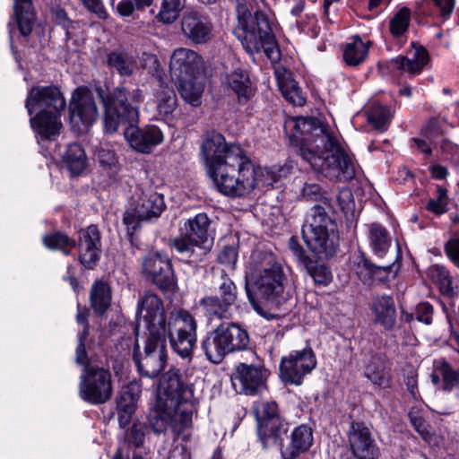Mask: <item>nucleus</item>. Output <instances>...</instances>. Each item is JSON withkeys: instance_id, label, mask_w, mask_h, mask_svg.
<instances>
[{"instance_id": "680f3d73", "label": "nucleus", "mask_w": 459, "mask_h": 459, "mask_svg": "<svg viewBox=\"0 0 459 459\" xmlns=\"http://www.w3.org/2000/svg\"><path fill=\"white\" fill-rule=\"evenodd\" d=\"M87 329L78 333V345L76 349V363L85 365L87 363V353L85 350V342L87 340Z\"/></svg>"}, {"instance_id": "c756f323", "label": "nucleus", "mask_w": 459, "mask_h": 459, "mask_svg": "<svg viewBox=\"0 0 459 459\" xmlns=\"http://www.w3.org/2000/svg\"><path fill=\"white\" fill-rule=\"evenodd\" d=\"M363 376L373 385L380 388H388L391 385V372L385 359L379 355H370L365 360Z\"/></svg>"}, {"instance_id": "2eb2a0df", "label": "nucleus", "mask_w": 459, "mask_h": 459, "mask_svg": "<svg viewBox=\"0 0 459 459\" xmlns=\"http://www.w3.org/2000/svg\"><path fill=\"white\" fill-rule=\"evenodd\" d=\"M137 307L149 334L165 335L167 323L161 299L156 294L147 291L138 301Z\"/></svg>"}, {"instance_id": "72a5a7b5", "label": "nucleus", "mask_w": 459, "mask_h": 459, "mask_svg": "<svg viewBox=\"0 0 459 459\" xmlns=\"http://www.w3.org/2000/svg\"><path fill=\"white\" fill-rule=\"evenodd\" d=\"M275 75L279 89L282 96L290 102L297 106H302L305 103L298 83L293 80L291 74L285 69L277 68Z\"/></svg>"}, {"instance_id": "de8ad7c7", "label": "nucleus", "mask_w": 459, "mask_h": 459, "mask_svg": "<svg viewBox=\"0 0 459 459\" xmlns=\"http://www.w3.org/2000/svg\"><path fill=\"white\" fill-rule=\"evenodd\" d=\"M368 122L379 131H385L391 121L390 110L381 105H373L368 112Z\"/></svg>"}, {"instance_id": "1a4fd4ad", "label": "nucleus", "mask_w": 459, "mask_h": 459, "mask_svg": "<svg viewBox=\"0 0 459 459\" xmlns=\"http://www.w3.org/2000/svg\"><path fill=\"white\" fill-rule=\"evenodd\" d=\"M166 331L172 350L180 358L190 361L197 342L195 318L186 310H175L169 315Z\"/></svg>"}, {"instance_id": "09e8293b", "label": "nucleus", "mask_w": 459, "mask_h": 459, "mask_svg": "<svg viewBox=\"0 0 459 459\" xmlns=\"http://www.w3.org/2000/svg\"><path fill=\"white\" fill-rule=\"evenodd\" d=\"M257 38L259 42V48H261L262 45L266 56L273 63H277L278 61H280L281 52L274 40L273 36L271 33V26L269 25V30L267 33L259 31L257 33ZM260 49L256 53H258Z\"/></svg>"}, {"instance_id": "f3484780", "label": "nucleus", "mask_w": 459, "mask_h": 459, "mask_svg": "<svg viewBox=\"0 0 459 459\" xmlns=\"http://www.w3.org/2000/svg\"><path fill=\"white\" fill-rule=\"evenodd\" d=\"M183 36L193 44H205L212 38L213 24L211 19L195 9L186 10L181 19Z\"/></svg>"}, {"instance_id": "f704fd0d", "label": "nucleus", "mask_w": 459, "mask_h": 459, "mask_svg": "<svg viewBox=\"0 0 459 459\" xmlns=\"http://www.w3.org/2000/svg\"><path fill=\"white\" fill-rule=\"evenodd\" d=\"M368 231L372 252L378 257H384L392 243V238L388 230L379 223H371L368 225Z\"/></svg>"}, {"instance_id": "bf43d9fd", "label": "nucleus", "mask_w": 459, "mask_h": 459, "mask_svg": "<svg viewBox=\"0 0 459 459\" xmlns=\"http://www.w3.org/2000/svg\"><path fill=\"white\" fill-rule=\"evenodd\" d=\"M434 308L429 302H420L415 307V318L425 325L432 323Z\"/></svg>"}, {"instance_id": "c85d7f7f", "label": "nucleus", "mask_w": 459, "mask_h": 459, "mask_svg": "<svg viewBox=\"0 0 459 459\" xmlns=\"http://www.w3.org/2000/svg\"><path fill=\"white\" fill-rule=\"evenodd\" d=\"M166 207L163 195L152 188L142 190L135 212L141 220H152L160 216Z\"/></svg>"}, {"instance_id": "ea45409f", "label": "nucleus", "mask_w": 459, "mask_h": 459, "mask_svg": "<svg viewBox=\"0 0 459 459\" xmlns=\"http://www.w3.org/2000/svg\"><path fill=\"white\" fill-rule=\"evenodd\" d=\"M64 162L73 176L82 174L87 167V157L78 143L69 144L64 155Z\"/></svg>"}, {"instance_id": "49530a36", "label": "nucleus", "mask_w": 459, "mask_h": 459, "mask_svg": "<svg viewBox=\"0 0 459 459\" xmlns=\"http://www.w3.org/2000/svg\"><path fill=\"white\" fill-rule=\"evenodd\" d=\"M411 13L409 8L402 7L390 20L389 30L394 37L399 38L407 31L411 21Z\"/></svg>"}, {"instance_id": "e433bc0d", "label": "nucleus", "mask_w": 459, "mask_h": 459, "mask_svg": "<svg viewBox=\"0 0 459 459\" xmlns=\"http://www.w3.org/2000/svg\"><path fill=\"white\" fill-rule=\"evenodd\" d=\"M13 9L21 34L24 37L30 35L35 20L31 0H15Z\"/></svg>"}, {"instance_id": "4468645a", "label": "nucleus", "mask_w": 459, "mask_h": 459, "mask_svg": "<svg viewBox=\"0 0 459 459\" xmlns=\"http://www.w3.org/2000/svg\"><path fill=\"white\" fill-rule=\"evenodd\" d=\"M316 360L311 349L295 351L283 357L280 364V375L284 383L299 385L303 377L316 367Z\"/></svg>"}, {"instance_id": "9b49d317", "label": "nucleus", "mask_w": 459, "mask_h": 459, "mask_svg": "<svg viewBox=\"0 0 459 459\" xmlns=\"http://www.w3.org/2000/svg\"><path fill=\"white\" fill-rule=\"evenodd\" d=\"M113 394L112 375L108 368L85 365L79 382L80 397L91 404H103Z\"/></svg>"}, {"instance_id": "7ed1b4c3", "label": "nucleus", "mask_w": 459, "mask_h": 459, "mask_svg": "<svg viewBox=\"0 0 459 459\" xmlns=\"http://www.w3.org/2000/svg\"><path fill=\"white\" fill-rule=\"evenodd\" d=\"M194 389L177 369L164 373L153 408L149 415L152 430L160 434L170 428L180 433L192 424Z\"/></svg>"}, {"instance_id": "58836bf2", "label": "nucleus", "mask_w": 459, "mask_h": 459, "mask_svg": "<svg viewBox=\"0 0 459 459\" xmlns=\"http://www.w3.org/2000/svg\"><path fill=\"white\" fill-rule=\"evenodd\" d=\"M178 84V91L181 97L189 104L197 107L201 104V97L204 92V85L196 81L195 76L175 80Z\"/></svg>"}, {"instance_id": "412c9836", "label": "nucleus", "mask_w": 459, "mask_h": 459, "mask_svg": "<svg viewBox=\"0 0 459 459\" xmlns=\"http://www.w3.org/2000/svg\"><path fill=\"white\" fill-rule=\"evenodd\" d=\"M257 434L264 447L276 443L281 428V419L275 402H264L256 412Z\"/></svg>"}, {"instance_id": "4be33fe9", "label": "nucleus", "mask_w": 459, "mask_h": 459, "mask_svg": "<svg viewBox=\"0 0 459 459\" xmlns=\"http://www.w3.org/2000/svg\"><path fill=\"white\" fill-rule=\"evenodd\" d=\"M406 56H398L387 62V68L395 74H408L412 78L420 74L429 60V53L422 46L411 44Z\"/></svg>"}, {"instance_id": "dca6fc26", "label": "nucleus", "mask_w": 459, "mask_h": 459, "mask_svg": "<svg viewBox=\"0 0 459 459\" xmlns=\"http://www.w3.org/2000/svg\"><path fill=\"white\" fill-rule=\"evenodd\" d=\"M143 272L161 290H170L176 284L170 260L161 253L149 252L143 260Z\"/></svg>"}, {"instance_id": "3c124183", "label": "nucleus", "mask_w": 459, "mask_h": 459, "mask_svg": "<svg viewBox=\"0 0 459 459\" xmlns=\"http://www.w3.org/2000/svg\"><path fill=\"white\" fill-rule=\"evenodd\" d=\"M312 432L308 427L301 425L293 430L291 446L297 452L307 450L312 445Z\"/></svg>"}, {"instance_id": "4d7b16f0", "label": "nucleus", "mask_w": 459, "mask_h": 459, "mask_svg": "<svg viewBox=\"0 0 459 459\" xmlns=\"http://www.w3.org/2000/svg\"><path fill=\"white\" fill-rule=\"evenodd\" d=\"M302 195L308 200L319 201L325 210L331 207L330 199L322 193L321 186L317 184H306Z\"/></svg>"}, {"instance_id": "473e14b6", "label": "nucleus", "mask_w": 459, "mask_h": 459, "mask_svg": "<svg viewBox=\"0 0 459 459\" xmlns=\"http://www.w3.org/2000/svg\"><path fill=\"white\" fill-rule=\"evenodd\" d=\"M94 156L101 169L115 182L120 180L121 165L114 150L107 143H100L94 151Z\"/></svg>"}, {"instance_id": "e2e57ef3", "label": "nucleus", "mask_w": 459, "mask_h": 459, "mask_svg": "<svg viewBox=\"0 0 459 459\" xmlns=\"http://www.w3.org/2000/svg\"><path fill=\"white\" fill-rule=\"evenodd\" d=\"M289 247L292 252L293 255L295 256V258L302 265L307 263V261L310 259V257L306 254L303 247L299 244L296 238L292 237L290 238Z\"/></svg>"}, {"instance_id": "864d4df0", "label": "nucleus", "mask_w": 459, "mask_h": 459, "mask_svg": "<svg viewBox=\"0 0 459 459\" xmlns=\"http://www.w3.org/2000/svg\"><path fill=\"white\" fill-rule=\"evenodd\" d=\"M447 190L445 187L437 186L436 197L429 201L427 209L437 215H441L447 211Z\"/></svg>"}, {"instance_id": "6e6552de", "label": "nucleus", "mask_w": 459, "mask_h": 459, "mask_svg": "<svg viewBox=\"0 0 459 459\" xmlns=\"http://www.w3.org/2000/svg\"><path fill=\"white\" fill-rule=\"evenodd\" d=\"M210 224V219L204 212L188 219L182 228L184 236L172 241L173 247L179 254L193 258L194 262L201 260L212 244Z\"/></svg>"}, {"instance_id": "69168bd1", "label": "nucleus", "mask_w": 459, "mask_h": 459, "mask_svg": "<svg viewBox=\"0 0 459 459\" xmlns=\"http://www.w3.org/2000/svg\"><path fill=\"white\" fill-rule=\"evenodd\" d=\"M433 2L443 19L446 20L451 16L455 9V0H433Z\"/></svg>"}, {"instance_id": "8fccbe9b", "label": "nucleus", "mask_w": 459, "mask_h": 459, "mask_svg": "<svg viewBox=\"0 0 459 459\" xmlns=\"http://www.w3.org/2000/svg\"><path fill=\"white\" fill-rule=\"evenodd\" d=\"M308 274L313 278L316 284L326 286L332 279V273L322 264L314 262L311 258L304 265Z\"/></svg>"}, {"instance_id": "bb28decb", "label": "nucleus", "mask_w": 459, "mask_h": 459, "mask_svg": "<svg viewBox=\"0 0 459 459\" xmlns=\"http://www.w3.org/2000/svg\"><path fill=\"white\" fill-rule=\"evenodd\" d=\"M370 309L375 324L392 330L396 323L395 304L391 296L380 295L372 299Z\"/></svg>"}, {"instance_id": "9d476101", "label": "nucleus", "mask_w": 459, "mask_h": 459, "mask_svg": "<svg viewBox=\"0 0 459 459\" xmlns=\"http://www.w3.org/2000/svg\"><path fill=\"white\" fill-rule=\"evenodd\" d=\"M214 284L216 294L204 297L200 305L211 321L230 319L231 308L238 301V288L223 271L216 276Z\"/></svg>"}, {"instance_id": "7c9ffc66", "label": "nucleus", "mask_w": 459, "mask_h": 459, "mask_svg": "<svg viewBox=\"0 0 459 459\" xmlns=\"http://www.w3.org/2000/svg\"><path fill=\"white\" fill-rule=\"evenodd\" d=\"M60 115L61 112L40 110L30 118V126L42 138L51 140L59 134L62 127Z\"/></svg>"}, {"instance_id": "5701e85b", "label": "nucleus", "mask_w": 459, "mask_h": 459, "mask_svg": "<svg viewBox=\"0 0 459 459\" xmlns=\"http://www.w3.org/2000/svg\"><path fill=\"white\" fill-rule=\"evenodd\" d=\"M78 249L81 264L87 269H93L101 253L100 233L96 225L80 230Z\"/></svg>"}, {"instance_id": "39448f33", "label": "nucleus", "mask_w": 459, "mask_h": 459, "mask_svg": "<svg viewBox=\"0 0 459 459\" xmlns=\"http://www.w3.org/2000/svg\"><path fill=\"white\" fill-rule=\"evenodd\" d=\"M301 231L307 248L319 258L331 257L337 252L340 245L337 224L321 204L311 208Z\"/></svg>"}, {"instance_id": "c03bdc74", "label": "nucleus", "mask_w": 459, "mask_h": 459, "mask_svg": "<svg viewBox=\"0 0 459 459\" xmlns=\"http://www.w3.org/2000/svg\"><path fill=\"white\" fill-rule=\"evenodd\" d=\"M186 0H162L160 9L156 15L159 22L164 24L173 23L185 7Z\"/></svg>"}, {"instance_id": "13d9d810", "label": "nucleus", "mask_w": 459, "mask_h": 459, "mask_svg": "<svg viewBox=\"0 0 459 459\" xmlns=\"http://www.w3.org/2000/svg\"><path fill=\"white\" fill-rule=\"evenodd\" d=\"M143 68L147 69L150 74L160 78L163 72L157 56L151 53H143L141 57Z\"/></svg>"}, {"instance_id": "aec40b11", "label": "nucleus", "mask_w": 459, "mask_h": 459, "mask_svg": "<svg viewBox=\"0 0 459 459\" xmlns=\"http://www.w3.org/2000/svg\"><path fill=\"white\" fill-rule=\"evenodd\" d=\"M348 440L358 459H377L378 450L370 429L363 422L353 421L348 429Z\"/></svg>"}, {"instance_id": "f257e3e1", "label": "nucleus", "mask_w": 459, "mask_h": 459, "mask_svg": "<svg viewBox=\"0 0 459 459\" xmlns=\"http://www.w3.org/2000/svg\"><path fill=\"white\" fill-rule=\"evenodd\" d=\"M284 131L299 154L316 171L333 181H348L355 176L351 158L333 135L314 117H290Z\"/></svg>"}, {"instance_id": "f8f14e48", "label": "nucleus", "mask_w": 459, "mask_h": 459, "mask_svg": "<svg viewBox=\"0 0 459 459\" xmlns=\"http://www.w3.org/2000/svg\"><path fill=\"white\" fill-rule=\"evenodd\" d=\"M236 12L238 25L234 29V34L246 51L254 54L259 50L257 33L259 31L268 32L269 21L266 15L259 10H255L253 16L246 0H236Z\"/></svg>"}, {"instance_id": "cd10ccee", "label": "nucleus", "mask_w": 459, "mask_h": 459, "mask_svg": "<svg viewBox=\"0 0 459 459\" xmlns=\"http://www.w3.org/2000/svg\"><path fill=\"white\" fill-rule=\"evenodd\" d=\"M430 378L433 385L445 392H452L459 387V370L454 368L445 359L433 362Z\"/></svg>"}, {"instance_id": "a18cd8bd", "label": "nucleus", "mask_w": 459, "mask_h": 459, "mask_svg": "<svg viewBox=\"0 0 459 459\" xmlns=\"http://www.w3.org/2000/svg\"><path fill=\"white\" fill-rule=\"evenodd\" d=\"M43 242L48 248L59 250L65 255H69L71 250L76 246V242L74 239L59 231L45 236Z\"/></svg>"}, {"instance_id": "4c0bfd02", "label": "nucleus", "mask_w": 459, "mask_h": 459, "mask_svg": "<svg viewBox=\"0 0 459 459\" xmlns=\"http://www.w3.org/2000/svg\"><path fill=\"white\" fill-rule=\"evenodd\" d=\"M370 42H364L359 36H354L351 42L343 48V60L351 66L360 65L368 56Z\"/></svg>"}, {"instance_id": "423d86ee", "label": "nucleus", "mask_w": 459, "mask_h": 459, "mask_svg": "<svg viewBox=\"0 0 459 459\" xmlns=\"http://www.w3.org/2000/svg\"><path fill=\"white\" fill-rule=\"evenodd\" d=\"M104 107V126L112 134L117 131L120 125L134 124L138 121V109L143 100L140 89L128 91L125 87H117L108 95L99 88L96 90Z\"/></svg>"}, {"instance_id": "a878e982", "label": "nucleus", "mask_w": 459, "mask_h": 459, "mask_svg": "<svg viewBox=\"0 0 459 459\" xmlns=\"http://www.w3.org/2000/svg\"><path fill=\"white\" fill-rule=\"evenodd\" d=\"M70 112L73 122L81 121L86 127L96 121L99 117L98 108L87 88H78L74 91Z\"/></svg>"}, {"instance_id": "37998d69", "label": "nucleus", "mask_w": 459, "mask_h": 459, "mask_svg": "<svg viewBox=\"0 0 459 459\" xmlns=\"http://www.w3.org/2000/svg\"><path fill=\"white\" fill-rule=\"evenodd\" d=\"M432 275L439 284L443 295L455 297L459 294V284L450 273L442 265H435L432 268Z\"/></svg>"}, {"instance_id": "f03ea898", "label": "nucleus", "mask_w": 459, "mask_h": 459, "mask_svg": "<svg viewBox=\"0 0 459 459\" xmlns=\"http://www.w3.org/2000/svg\"><path fill=\"white\" fill-rule=\"evenodd\" d=\"M201 153L217 189L228 196H243L255 188V165L240 145L228 143L214 130L203 135Z\"/></svg>"}, {"instance_id": "b1692460", "label": "nucleus", "mask_w": 459, "mask_h": 459, "mask_svg": "<svg viewBox=\"0 0 459 459\" xmlns=\"http://www.w3.org/2000/svg\"><path fill=\"white\" fill-rule=\"evenodd\" d=\"M124 135L130 146L142 153L151 152L153 147L163 142L164 138L161 130L153 125L139 128L134 124H129L124 131Z\"/></svg>"}, {"instance_id": "603ef678", "label": "nucleus", "mask_w": 459, "mask_h": 459, "mask_svg": "<svg viewBox=\"0 0 459 459\" xmlns=\"http://www.w3.org/2000/svg\"><path fill=\"white\" fill-rule=\"evenodd\" d=\"M141 393V385L136 381L130 382L122 391L121 398L117 404L118 408L127 407L133 409V406L138 401Z\"/></svg>"}, {"instance_id": "0e129e2a", "label": "nucleus", "mask_w": 459, "mask_h": 459, "mask_svg": "<svg viewBox=\"0 0 459 459\" xmlns=\"http://www.w3.org/2000/svg\"><path fill=\"white\" fill-rule=\"evenodd\" d=\"M445 251L449 259L459 268V238L447 241L445 245Z\"/></svg>"}, {"instance_id": "338daca9", "label": "nucleus", "mask_w": 459, "mask_h": 459, "mask_svg": "<svg viewBox=\"0 0 459 459\" xmlns=\"http://www.w3.org/2000/svg\"><path fill=\"white\" fill-rule=\"evenodd\" d=\"M337 202L342 212L351 210L353 206V197L351 190L348 188L340 190L337 195Z\"/></svg>"}, {"instance_id": "79ce46f5", "label": "nucleus", "mask_w": 459, "mask_h": 459, "mask_svg": "<svg viewBox=\"0 0 459 459\" xmlns=\"http://www.w3.org/2000/svg\"><path fill=\"white\" fill-rule=\"evenodd\" d=\"M108 64L121 76H131L135 68V60L126 52L112 51L108 56Z\"/></svg>"}, {"instance_id": "5fc2aeb1", "label": "nucleus", "mask_w": 459, "mask_h": 459, "mask_svg": "<svg viewBox=\"0 0 459 459\" xmlns=\"http://www.w3.org/2000/svg\"><path fill=\"white\" fill-rule=\"evenodd\" d=\"M374 264L363 256L358 258L353 270L363 283L372 284V273Z\"/></svg>"}, {"instance_id": "c9c22d12", "label": "nucleus", "mask_w": 459, "mask_h": 459, "mask_svg": "<svg viewBox=\"0 0 459 459\" xmlns=\"http://www.w3.org/2000/svg\"><path fill=\"white\" fill-rule=\"evenodd\" d=\"M112 300V294L109 285L102 280L93 282L90 292V302L93 310L103 315L109 307Z\"/></svg>"}, {"instance_id": "0eeeda50", "label": "nucleus", "mask_w": 459, "mask_h": 459, "mask_svg": "<svg viewBox=\"0 0 459 459\" xmlns=\"http://www.w3.org/2000/svg\"><path fill=\"white\" fill-rule=\"evenodd\" d=\"M249 343L247 331L235 323H221L202 342L201 348L207 359L221 363L230 352L245 350Z\"/></svg>"}, {"instance_id": "6ab92c4d", "label": "nucleus", "mask_w": 459, "mask_h": 459, "mask_svg": "<svg viewBox=\"0 0 459 459\" xmlns=\"http://www.w3.org/2000/svg\"><path fill=\"white\" fill-rule=\"evenodd\" d=\"M25 107L30 115L35 108L62 112L66 107V102L58 87L54 85L35 86L28 93Z\"/></svg>"}, {"instance_id": "a19ab883", "label": "nucleus", "mask_w": 459, "mask_h": 459, "mask_svg": "<svg viewBox=\"0 0 459 459\" xmlns=\"http://www.w3.org/2000/svg\"><path fill=\"white\" fill-rule=\"evenodd\" d=\"M157 111L159 115L168 117L177 108V96L172 87L160 81L159 89L155 91Z\"/></svg>"}, {"instance_id": "052dcab7", "label": "nucleus", "mask_w": 459, "mask_h": 459, "mask_svg": "<svg viewBox=\"0 0 459 459\" xmlns=\"http://www.w3.org/2000/svg\"><path fill=\"white\" fill-rule=\"evenodd\" d=\"M219 262L230 269H234L238 260V252L234 247L227 246L218 256Z\"/></svg>"}, {"instance_id": "393cba45", "label": "nucleus", "mask_w": 459, "mask_h": 459, "mask_svg": "<svg viewBox=\"0 0 459 459\" xmlns=\"http://www.w3.org/2000/svg\"><path fill=\"white\" fill-rule=\"evenodd\" d=\"M203 59L195 50L179 48L173 51L169 61L171 78L182 80L194 76L202 67Z\"/></svg>"}, {"instance_id": "6e6d98bb", "label": "nucleus", "mask_w": 459, "mask_h": 459, "mask_svg": "<svg viewBox=\"0 0 459 459\" xmlns=\"http://www.w3.org/2000/svg\"><path fill=\"white\" fill-rule=\"evenodd\" d=\"M255 186L261 183L263 186H273L274 183H276L279 178L280 175L279 172L281 171L280 169H277L275 167L273 168H258L256 169L255 167Z\"/></svg>"}, {"instance_id": "20e7f679", "label": "nucleus", "mask_w": 459, "mask_h": 459, "mask_svg": "<svg viewBox=\"0 0 459 459\" xmlns=\"http://www.w3.org/2000/svg\"><path fill=\"white\" fill-rule=\"evenodd\" d=\"M285 274L281 265L272 254H264L260 264L255 268L250 280L246 278L245 290L252 307L267 320L275 317L265 312L256 301L250 290L252 286L255 294L269 303H277L284 291Z\"/></svg>"}, {"instance_id": "2f4dec72", "label": "nucleus", "mask_w": 459, "mask_h": 459, "mask_svg": "<svg viewBox=\"0 0 459 459\" xmlns=\"http://www.w3.org/2000/svg\"><path fill=\"white\" fill-rule=\"evenodd\" d=\"M227 84L237 95L239 102L248 101L255 94L249 74L242 68H237L227 75Z\"/></svg>"}, {"instance_id": "774afa93", "label": "nucleus", "mask_w": 459, "mask_h": 459, "mask_svg": "<svg viewBox=\"0 0 459 459\" xmlns=\"http://www.w3.org/2000/svg\"><path fill=\"white\" fill-rule=\"evenodd\" d=\"M117 12L122 17L133 16L135 6L132 0H121L117 5Z\"/></svg>"}, {"instance_id": "a211bd4d", "label": "nucleus", "mask_w": 459, "mask_h": 459, "mask_svg": "<svg viewBox=\"0 0 459 459\" xmlns=\"http://www.w3.org/2000/svg\"><path fill=\"white\" fill-rule=\"evenodd\" d=\"M267 370L259 366L238 364L231 376L236 392L254 395L265 387Z\"/></svg>"}, {"instance_id": "ddd939ff", "label": "nucleus", "mask_w": 459, "mask_h": 459, "mask_svg": "<svg viewBox=\"0 0 459 459\" xmlns=\"http://www.w3.org/2000/svg\"><path fill=\"white\" fill-rule=\"evenodd\" d=\"M167 359L165 335L149 334L143 355H139L135 351L134 360L142 376L155 377L164 368Z\"/></svg>"}]
</instances>
